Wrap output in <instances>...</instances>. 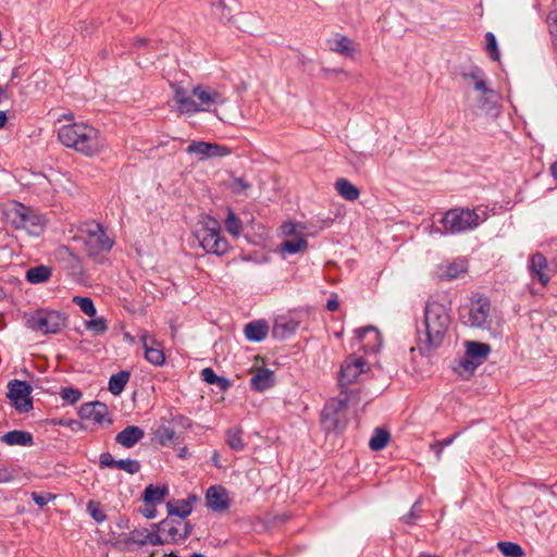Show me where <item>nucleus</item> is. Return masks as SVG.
Segmentation results:
<instances>
[{
    "instance_id": "obj_1",
    "label": "nucleus",
    "mask_w": 557,
    "mask_h": 557,
    "mask_svg": "<svg viewBox=\"0 0 557 557\" xmlns=\"http://www.w3.org/2000/svg\"><path fill=\"white\" fill-rule=\"evenodd\" d=\"M451 323L450 307L445 299L430 297L425 304L423 320L417 326L420 349L432 350L440 347Z\"/></svg>"
},
{
    "instance_id": "obj_2",
    "label": "nucleus",
    "mask_w": 557,
    "mask_h": 557,
    "mask_svg": "<svg viewBox=\"0 0 557 557\" xmlns=\"http://www.w3.org/2000/svg\"><path fill=\"white\" fill-rule=\"evenodd\" d=\"M59 140L67 148L91 157L104 148V140L100 132L85 123L63 125L58 131Z\"/></svg>"
},
{
    "instance_id": "obj_3",
    "label": "nucleus",
    "mask_w": 557,
    "mask_h": 557,
    "mask_svg": "<svg viewBox=\"0 0 557 557\" xmlns=\"http://www.w3.org/2000/svg\"><path fill=\"white\" fill-rule=\"evenodd\" d=\"M488 219L486 207L453 208L446 211L441 220L443 231L448 234H460L475 230Z\"/></svg>"
},
{
    "instance_id": "obj_4",
    "label": "nucleus",
    "mask_w": 557,
    "mask_h": 557,
    "mask_svg": "<svg viewBox=\"0 0 557 557\" xmlns=\"http://www.w3.org/2000/svg\"><path fill=\"white\" fill-rule=\"evenodd\" d=\"M4 214L16 228L25 230L30 235H39L46 225L45 215L21 202H13Z\"/></svg>"
},
{
    "instance_id": "obj_5",
    "label": "nucleus",
    "mask_w": 557,
    "mask_h": 557,
    "mask_svg": "<svg viewBox=\"0 0 557 557\" xmlns=\"http://www.w3.org/2000/svg\"><path fill=\"white\" fill-rule=\"evenodd\" d=\"M28 329L41 334H57L66 325V315L57 310L38 309L25 315Z\"/></svg>"
},
{
    "instance_id": "obj_6",
    "label": "nucleus",
    "mask_w": 557,
    "mask_h": 557,
    "mask_svg": "<svg viewBox=\"0 0 557 557\" xmlns=\"http://www.w3.org/2000/svg\"><path fill=\"white\" fill-rule=\"evenodd\" d=\"M348 397L333 398L323 408L321 423L326 432L337 431L345 425V411L347 409Z\"/></svg>"
},
{
    "instance_id": "obj_7",
    "label": "nucleus",
    "mask_w": 557,
    "mask_h": 557,
    "mask_svg": "<svg viewBox=\"0 0 557 557\" xmlns=\"http://www.w3.org/2000/svg\"><path fill=\"white\" fill-rule=\"evenodd\" d=\"M71 239L82 242L83 244H114V239L111 238L104 227L96 221L81 223Z\"/></svg>"
},
{
    "instance_id": "obj_8",
    "label": "nucleus",
    "mask_w": 557,
    "mask_h": 557,
    "mask_svg": "<svg viewBox=\"0 0 557 557\" xmlns=\"http://www.w3.org/2000/svg\"><path fill=\"white\" fill-rule=\"evenodd\" d=\"M369 363L360 356H349L342 363L339 385L342 387L358 382L369 371Z\"/></svg>"
},
{
    "instance_id": "obj_9",
    "label": "nucleus",
    "mask_w": 557,
    "mask_h": 557,
    "mask_svg": "<svg viewBox=\"0 0 557 557\" xmlns=\"http://www.w3.org/2000/svg\"><path fill=\"white\" fill-rule=\"evenodd\" d=\"M32 391V386L24 381L13 380L8 384V397L18 412H28L33 408Z\"/></svg>"
},
{
    "instance_id": "obj_10",
    "label": "nucleus",
    "mask_w": 557,
    "mask_h": 557,
    "mask_svg": "<svg viewBox=\"0 0 557 557\" xmlns=\"http://www.w3.org/2000/svg\"><path fill=\"white\" fill-rule=\"evenodd\" d=\"M159 531L165 536L164 540L168 543H181L188 537L191 529L185 520L166 518L159 523Z\"/></svg>"
},
{
    "instance_id": "obj_11",
    "label": "nucleus",
    "mask_w": 557,
    "mask_h": 557,
    "mask_svg": "<svg viewBox=\"0 0 557 557\" xmlns=\"http://www.w3.org/2000/svg\"><path fill=\"white\" fill-rule=\"evenodd\" d=\"M139 341L145 349V359L152 366L160 367L165 362V355L161 343L154 334L141 330L138 334Z\"/></svg>"
},
{
    "instance_id": "obj_12",
    "label": "nucleus",
    "mask_w": 557,
    "mask_h": 557,
    "mask_svg": "<svg viewBox=\"0 0 557 557\" xmlns=\"http://www.w3.org/2000/svg\"><path fill=\"white\" fill-rule=\"evenodd\" d=\"M191 96L197 99L200 111H208L212 106L222 104L225 98L218 89L206 86L197 85L191 89Z\"/></svg>"
},
{
    "instance_id": "obj_13",
    "label": "nucleus",
    "mask_w": 557,
    "mask_h": 557,
    "mask_svg": "<svg viewBox=\"0 0 557 557\" xmlns=\"http://www.w3.org/2000/svg\"><path fill=\"white\" fill-rule=\"evenodd\" d=\"M491 304L487 298L478 297L471 300L467 323L473 327H483L490 317Z\"/></svg>"
},
{
    "instance_id": "obj_14",
    "label": "nucleus",
    "mask_w": 557,
    "mask_h": 557,
    "mask_svg": "<svg viewBox=\"0 0 557 557\" xmlns=\"http://www.w3.org/2000/svg\"><path fill=\"white\" fill-rule=\"evenodd\" d=\"M187 153H195L200 160H206L215 157L227 156L231 150L219 144H211L206 141H193L187 148Z\"/></svg>"
},
{
    "instance_id": "obj_15",
    "label": "nucleus",
    "mask_w": 557,
    "mask_h": 557,
    "mask_svg": "<svg viewBox=\"0 0 557 557\" xmlns=\"http://www.w3.org/2000/svg\"><path fill=\"white\" fill-rule=\"evenodd\" d=\"M109 410L107 405L100 401L84 404L79 409V417L83 420L102 425L103 423H111L109 419Z\"/></svg>"
},
{
    "instance_id": "obj_16",
    "label": "nucleus",
    "mask_w": 557,
    "mask_h": 557,
    "mask_svg": "<svg viewBox=\"0 0 557 557\" xmlns=\"http://www.w3.org/2000/svg\"><path fill=\"white\" fill-rule=\"evenodd\" d=\"M357 341L366 352H374L382 345L380 332L373 326H367L356 331Z\"/></svg>"
},
{
    "instance_id": "obj_17",
    "label": "nucleus",
    "mask_w": 557,
    "mask_h": 557,
    "mask_svg": "<svg viewBox=\"0 0 557 557\" xmlns=\"http://www.w3.org/2000/svg\"><path fill=\"white\" fill-rule=\"evenodd\" d=\"M530 275L533 280H537L542 286H546L550 280L548 273V264L546 258L542 253L531 256L528 264Z\"/></svg>"
},
{
    "instance_id": "obj_18",
    "label": "nucleus",
    "mask_w": 557,
    "mask_h": 557,
    "mask_svg": "<svg viewBox=\"0 0 557 557\" xmlns=\"http://www.w3.org/2000/svg\"><path fill=\"white\" fill-rule=\"evenodd\" d=\"M199 244L211 243L220 244L223 237L221 236L220 223L213 218H207L201 226V230L197 231Z\"/></svg>"
},
{
    "instance_id": "obj_19",
    "label": "nucleus",
    "mask_w": 557,
    "mask_h": 557,
    "mask_svg": "<svg viewBox=\"0 0 557 557\" xmlns=\"http://www.w3.org/2000/svg\"><path fill=\"white\" fill-rule=\"evenodd\" d=\"M207 505L213 511H224L228 508V495L223 486L209 487L206 494Z\"/></svg>"
},
{
    "instance_id": "obj_20",
    "label": "nucleus",
    "mask_w": 557,
    "mask_h": 557,
    "mask_svg": "<svg viewBox=\"0 0 557 557\" xmlns=\"http://www.w3.org/2000/svg\"><path fill=\"white\" fill-rule=\"evenodd\" d=\"M172 87L174 89V99L181 113L193 114L200 112L198 103L189 96L185 88L178 85H173Z\"/></svg>"
},
{
    "instance_id": "obj_21",
    "label": "nucleus",
    "mask_w": 557,
    "mask_h": 557,
    "mask_svg": "<svg viewBox=\"0 0 557 557\" xmlns=\"http://www.w3.org/2000/svg\"><path fill=\"white\" fill-rule=\"evenodd\" d=\"M145 436L143 429L136 425H128L119 432L115 442L125 448L134 447Z\"/></svg>"
},
{
    "instance_id": "obj_22",
    "label": "nucleus",
    "mask_w": 557,
    "mask_h": 557,
    "mask_svg": "<svg viewBox=\"0 0 557 557\" xmlns=\"http://www.w3.org/2000/svg\"><path fill=\"white\" fill-rule=\"evenodd\" d=\"M463 78L473 84L476 91L484 96H495V91L487 86L484 72L478 67H472L469 72L463 73Z\"/></svg>"
},
{
    "instance_id": "obj_23",
    "label": "nucleus",
    "mask_w": 557,
    "mask_h": 557,
    "mask_svg": "<svg viewBox=\"0 0 557 557\" xmlns=\"http://www.w3.org/2000/svg\"><path fill=\"white\" fill-rule=\"evenodd\" d=\"M251 387L257 392H264L274 385V373L265 368H258L250 379Z\"/></svg>"
},
{
    "instance_id": "obj_24",
    "label": "nucleus",
    "mask_w": 557,
    "mask_h": 557,
    "mask_svg": "<svg viewBox=\"0 0 557 557\" xmlns=\"http://www.w3.org/2000/svg\"><path fill=\"white\" fill-rule=\"evenodd\" d=\"M306 227L300 223L286 222L280 227L284 237H294V240H284L282 244H306Z\"/></svg>"
},
{
    "instance_id": "obj_25",
    "label": "nucleus",
    "mask_w": 557,
    "mask_h": 557,
    "mask_svg": "<svg viewBox=\"0 0 557 557\" xmlns=\"http://www.w3.org/2000/svg\"><path fill=\"white\" fill-rule=\"evenodd\" d=\"M327 44L331 51L347 58H354V42L348 37L336 34L333 38L329 39Z\"/></svg>"
},
{
    "instance_id": "obj_26",
    "label": "nucleus",
    "mask_w": 557,
    "mask_h": 557,
    "mask_svg": "<svg viewBox=\"0 0 557 557\" xmlns=\"http://www.w3.org/2000/svg\"><path fill=\"white\" fill-rule=\"evenodd\" d=\"M491 352V346L481 342L468 341L466 342V355L468 358L473 359L479 364H482Z\"/></svg>"
},
{
    "instance_id": "obj_27",
    "label": "nucleus",
    "mask_w": 557,
    "mask_h": 557,
    "mask_svg": "<svg viewBox=\"0 0 557 557\" xmlns=\"http://www.w3.org/2000/svg\"><path fill=\"white\" fill-rule=\"evenodd\" d=\"M1 441L10 446H32L34 443L33 435L26 431H10L2 435Z\"/></svg>"
},
{
    "instance_id": "obj_28",
    "label": "nucleus",
    "mask_w": 557,
    "mask_h": 557,
    "mask_svg": "<svg viewBox=\"0 0 557 557\" xmlns=\"http://www.w3.org/2000/svg\"><path fill=\"white\" fill-rule=\"evenodd\" d=\"M52 275V269L48 265H37L26 271L25 278L30 284H41L48 282Z\"/></svg>"
},
{
    "instance_id": "obj_29",
    "label": "nucleus",
    "mask_w": 557,
    "mask_h": 557,
    "mask_svg": "<svg viewBox=\"0 0 557 557\" xmlns=\"http://www.w3.org/2000/svg\"><path fill=\"white\" fill-rule=\"evenodd\" d=\"M441 270L442 271L437 273L441 280H454L467 272V262L465 260H456L445 267L442 265Z\"/></svg>"
},
{
    "instance_id": "obj_30",
    "label": "nucleus",
    "mask_w": 557,
    "mask_h": 557,
    "mask_svg": "<svg viewBox=\"0 0 557 557\" xmlns=\"http://www.w3.org/2000/svg\"><path fill=\"white\" fill-rule=\"evenodd\" d=\"M269 332V327L263 321L250 322L245 326V336L252 342L263 341Z\"/></svg>"
},
{
    "instance_id": "obj_31",
    "label": "nucleus",
    "mask_w": 557,
    "mask_h": 557,
    "mask_svg": "<svg viewBox=\"0 0 557 557\" xmlns=\"http://www.w3.org/2000/svg\"><path fill=\"white\" fill-rule=\"evenodd\" d=\"M335 189L342 198L348 201H355L360 196V190L347 178H338L335 182Z\"/></svg>"
},
{
    "instance_id": "obj_32",
    "label": "nucleus",
    "mask_w": 557,
    "mask_h": 557,
    "mask_svg": "<svg viewBox=\"0 0 557 557\" xmlns=\"http://www.w3.org/2000/svg\"><path fill=\"white\" fill-rule=\"evenodd\" d=\"M169 516L184 520L191 512V505L187 499L170 500L166 504Z\"/></svg>"
},
{
    "instance_id": "obj_33",
    "label": "nucleus",
    "mask_w": 557,
    "mask_h": 557,
    "mask_svg": "<svg viewBox=\"0 0 557 557\" xmlns=\"http://www.w3.org/2000/svg\"><path fill=\"white\" fill-rule=\"evenodd\" d=\"M169 491L166 486L148 485L143 494L145 503L162 504L168 495Z\"/></svg>"
},
{
    "instance_id": "obj_34",
    "label": "nucleus",
    "mask_w": 557,
    "mask_h": 557,
    "mask_svg": "<svg viewBox=\"0 0 557 557\" xmlns=\"http://www.w3.org/2000/svg\"><path fill=\"white\" fill-rule=\"evenodd\" d=\"M225 442L228 447L235 451H242L245 448L243 440V430L240 428H231L225 432Z\"/></svg>"
},
{
    "instance_id": "obj_35",
    "label": "nucleus",
    "mask_w": 557,
    "mask_h": 557,
    "mask_svg": "<svg viewBox=\"0 0 557 557\" xmlns=\"http://www.w3.org/2000/svg\"><path fill=\"white\" fill-rule=\"evenodd\" d=\"M128 380L129 373L126 371H121L116 374H113L109 380V391L113 395H120L123 392Z\"/></svg>"
},
{
    "instance_id": "obj_36",
    "label": "nucleus",
    "mask_w": 557,
    "mask_h": 557,
    "mask_svg": "<svg viewBox=\"0 0 557 557\" xmlns=\"http://www.w3.org/2000/svg\"><path fill=\"white\" fill-rule=\"evenodd\" d=\"M389 442V433L384 429H375L372 437L369 442V447L374 450L379 451L382 450Z\"/></svg>"
},
{
    "instance_id": "obj_37",
    "label": "nucleus",
    "mask_w": 557,
    "mask_h": 557,
    "mask_svg": "<svg viewBox=\"0 0 557 557\" xmlns=\"http://www.w3.org/2000/svg\"><path fill=\"white\" fill-rule=\"evenodd\" d=\"M201 377L208 384H216L221 391H226L231 385L227 379L216 375L211 368H205Z\"/></svg>"
},
{
    "instance_id": "obj_38",
    "label": "nucleus",
    "mask_w": 557,
    "mask_h": 557,
    "mask_svg": "<svg viewBox=\"0 0 557 557\" xmlns=\"http://www.w3.org/2000/svg\"><path fill=\"white\" fill-rule=\"evenodd\" d=\"M225 228L232 234L235 238H237L242 233V222L235 215L231 208L227 209V216L225 220Z\"/></svg>"
},
{
    "instance_id": "obj_39",
    "label": "nucleus",
    "mask_w": 557,
    "mask_h": 557,
    "mask_svg": "<svg viewBox=\"0 0 557 557\" xmlns=\"http://www.w3.org/2000/svg\"><path fill=\"white\" fill-rule=\"evenodd\" d=\"M498 549L506 557H523L524 552L519 544L512 542H498Z\"/></svg>"
},
{
    "instance_id": "obj_40",
    "label": "nucleus",
    "mask_w": 557,
    "mask_h": 557,
    "mask_svg": "<svg viewBox=\"0 0 557 557\" xmlns=\"http://www.w3.org/2000/svg\"><path fill=\"white\" fill-rule=\"evenodd\" d=\"M73 302L75 305H77L86 315H88V317L96 315V312H97L96 307L89 297L75 296V297H73Z\"/></svg>"
},
{
    "instance_id": "obj_41",
    "label": "nucleus",
    "mask_w": 557,
    "mask_h": 557,
    "mask_svg": "<svg viewBox=\"0 0 557 557\" xmlns=\"http://www.w3.org/2000/svg\"><path fill=\"white\" fill-rule=\"evenodd\" d=\"M140 462L135 459H120L116 463V469L123 470L128 474H136L140 471Z\"/></svg>"
},
{
    "instance_id": "obj_42",
    "label": "nucleus",
    "mask_w": 557,
    "mask_h": 557,
    "mask_svg": "<svg viewBox=\"0 0 557 557\" xmlns=\"http://www.w3.org/2000/svg\"><path fill=\"white\" fill-rule=\"evenodd\" d=\"M60 396L64 401L74 405L82 398V392L74 387H63Z\"/></svg>"
},
{
    "instance_id": "obj_43",
    "label": "nucleus",
    "mask_w": 557,
    "mask_h": 557,
    "mask_svg": "<svg viewBox=\"0 0 557 557\" xmlns=\"http://www.w3.org/2000/svg\"><path fill=\"white\" fill-rule=\"evenodd\" d=\"M485 40H486V51L488 52L490 57L494 61L499 60V51L497 48V41H496V37L494 36V34L491 32L486 33Z\"/></svg>"
},
{
    "instance_id": "obj_44",
    "label": "nucleus",
    "mask_w": 557,
    "mask_h": 557,
    "mask_svg": "<svg viewBox=\"0 0 557 557\" xmlns=\"http://www.w3.org/2000/svg\"><path fill=\"white\" fill-rule=\"evenodd\" d=\"M86 327L96 334H103L108 330V324L104 318H96L88 321Z\"/></svg>"
},
{
    "instance_id": "obj_45",
    "label": "nucleus",
    "mask_w": 557,
    "mask_h": 557,
    "mask_svg": "<svg viewBox=\"0 0 557 557\" xmlns=\"http://www.w3.org/2000/svg\"><path fill=\"white\" fill-rule=\"evenodd\" d=\"M87 511L94 518V520L97 522H102L107 518L104 512L101 510L99 504H97L96 502H92V500L88 502Z\"/></svg>"
},
{
    "instance_id": "obj_46",
    "label": "nucleus",
    "mask_w": 557,
    "mask_h": 557,
    "mask_svg": "<svg viewBox=\"0 0 557 557\" xmlns=\"http://www.w3.org/2000/svg\"><path fill=\"white\" fill-rule=\"evenodd\" d=\"M306 247L307 246H277L274 252L277 253L281 258L285 259L289 255H295L302 251V249Z\"/></svg>"
},
{
    "instance_id": "obj_47",
    "label": "nucleus",
    "mask_w": 557,
    "mask_h": 557,
    "mask_svg": "<svg viewBox=\"0 0 557 557\" xmlns=\"http://www.w3.org/2000/svg\"><path fill=\"white\" fill-rule=\"evenodd\" d=\"M480 364L474 361L473 359L471 358H468L467 355L465 356V358L459 362V372L460 373H468V374H472L474 372V370L479 367Z\"/></svg>"
},
{
    "instance_id": "obj_48",
    "label": "nucleus",
    "mask_w": 557,
    "mask_h": 557,
    "mask_svg": "<svg viewBox=\"0 0 557 557\" xmlns=\"http://www.w3.org/2000/svg\"><path fill=\"white\" fill-rule=\"evenodd\" d=\"M159 528V524L157 525ZM165 536L158 530V532H150L146 535V540L143 543H148L151 545H163L168 543L164 540Z\"/></svg>"
},
{
    "instance_id": "obj_49",
    "label": "nucleus",
    "mask_w": 557,
    "mask_h": 557,
    "mask_svg": "<svg viewBox=\"0 0 557 557\" xmlns=\"http://www.w3.org/2000/svg\"><path fill=\"white\" fill-rule=\"evenodd\" d=\"M548 32L552 37V44L554 48L557 50V17L553 15H548Z\"/></svg>"
},
{
    "instance_id": "obj_50",
    "label": "nucleus",
    "mask_w": 557,
    "mask_h": 557,
    "mask_svg": "<svg viewBox=\"0 0 557 557\" xmlns=\"http://www.w3.org/2000/svg\"><path fill=\"white\" fill-rule=\"evenodd\" d=\"M174 435H175V432L172 429H169V428L160 429L159 433H158L160 444L163 446L169 445L172 442Z\"/></svg>"
},
{
    "instance_id": "obj_51",
    "label": "nucleus",
    "mask_w": 557,
    "mask_h": 557,
    "mask_svg": "<svg viewBox=\"0 0 557 557\" xmlns=\"http://www.w3.org/2000/svg\"><path fill=\"white\" fill-rule=\"evenodd\" d=\"M99 462L101 468H116L117 460H115L111 454L104 453L100 455Z\"/></svg>"
},
{
    "instance_id": "obj_52",
    "label": "nucleus",
    "mask_w": 557,
    "mask_h": 557,
    "mask_svg": "<svg viewBox=\"0 0 557 557\" xmlns=\"http://www.w3.org/2000/svg\"><path fill=\"white\" fill-rule=\"evenodd\" d=\"M32 498L39 507H44L53 498V496L51 494L33 493Z\"/></svg>"
},
{
    "instance_id": "obj_53",
    "label": "nucleus",
    "mask_w": 557,
    "mask_h": 557,
    "mask_svg": "<svg viewBox=\"0 0 557 557\" xmlns=\"http://www.w3.org/2000/svg\"><path fill=\"white\" fill-rule=\"evenodd\" d=\"M156 504L145 503V507L140 509L141 515L147 519H153L157 516Z\"/></svg>"
},
{
    "instance_id": "obj_54",
    "label": "nucleus",
    "mask_w": 557,
    "mask_h": 557,
    "mask_svg": "<svg viewBox=\"0 0 557 557\" xmlns=\"http://www.w3.org/2000/svg\"><path fill=\"white\" fill-rule=\"evenodd\" d=\"M250 184H248L244 178L237 177L233 181V190L236 194H240L242 191L248 189Z\"/></svg>"
},
{
    "instance_id": "obj_55",
    "label": "nucleus",
    "mask_w": 557,
    "mask_h": 557,
    "mask_svg": "<svg viewBox=\"0 0 557 557\" xmlns=\"http://www.w3.org/2000/svg\"><path fill=\"white\" fill-rule=\"evenodd\" d=\"M419 505V502H416L410 510L409 513L405 515L401 520L407 523V524H413L416 519L418 518L414 509L417 508V506Z\"/></svg>"
},
{
    "instance_id": "obj_56",
    "label": "nucleus",
    "mask_w": 557,
    "mask_h": 557,
    "mask_svg": "<svg viewBox=\"0 0 557 557\" xmlns=\"http://www.w3.org/2000/svg\"><path fill=\"white\" fill-rule=\"evenodd\" d=\"M205 253H215L218 256H222L226 253L227 247L222 246V249H218L220 246H201Z\"/></svg>"
},
{
    "instance_id": "obj_57",
    "label": "nucleus",
    "mask_w": 557,
    "mask_h": 557,
    "mask_svg": "<svg viewBox=\"0 0 557 557\" xmlns=\"http://www.w3.org/2000/svg\"><path fill=\"white\" fill-rule=\"evenodd\" d=\"M339 307L337 296L333 294L326 302V308L330 311H336Z\"/></svg>"
},
{
    "instance_id": "obj_58",
    "label": "nucleus",
    "mask_w": 557,
    "mask_h": 557,
    "mask_svg": "<svg viewBox=\"0 0 557 557\" xmlns=\"http://www.w3.org/2000/svg\"><path fill=\"white\" fill-rule=\"evenodd\" d=\"M430 448L434 451L436 459L441 460L444 447L440 444V442L431 444Z\"/></svg>"
},
{
    "instance_id": "obj_59",
    "label": "nucleus",
    "mask_w": 557,
    "mask_h": 557,
    "mask_svg": "<svg viewBox=\"0 0 557 557\" xmlns=\"http://www.w3.org/2000/svg\"><path fill=\"white\" fill-rule=\"evenodd\" d=\"M456 438V435H453L451 437H448V438H445L443 441L440 442V444L443 446V447H446L448 445H450Z\"/></svg>"
},
{
    "instance_id": "obj_60",
    "label": "nucleus",
    "mask_w": 557,
    "mask_h": 557,
    "mask_svg": "<svg viewBox=\"0 0 557 557\" xmlns=\"http://www.w3.org/2000/svg\"><path fill=\"white\" fill-rule=\"evenodd\" d=\"M148 40L146 38H136L134 45L136 47H144L146 46Z\"/></svg>"
},
{
    "instance_id": "obj_61",
    "label": "nucleus",
    "mask_w": 557,
    "mask_h": 557,
    "mask_svg": "<svg viewBox=\"0 0 557 557\" xmlns=\"http://www.w3.org/2000/svg\"><path fill=\"white\" fill-rule=\"evenodd\" d=\"M550 174L557 181V161L550 165Z\"/></svg>"
},
{
    "instance_id": "obj_62",
    "label": "nucleus",
    "mask_w": 557,
    "mask_h": 557,
    "mask_svg": "<svg viewBox=\"0 0 557 557\" xmlns=\"http://www.w3.org/2000/svg\"><path fill=\"white\" fill-rule=\"evenodd\" d=\"M7 123V114L3 111H0V129L4 127Z\"/></svg>"
},
{
    "instance_id": "obj_63",
    "label": "nucleus",
    "mask_w": 557,
    "mask_h": 557,
    "mask_svg": "<svg viewBox=\"0 0 557 557\" xmlns=\"http://www.w3.org/2000/svg\"><path fill=\"white\" fill-rule=\"evenodd\" d=\"M219 460H220V456H219L218 451H214L212 455V462L218 468L221 467Z\"/></svg>"
},
{
    "instance_id": "obj_64",
    "label": "nucleus",
    "mask_w": 557,
    "mask_h": 557,
    "mask_svg": "<svg viewBox=\"0 0 557 557\" xmlns=\"http://www.w3.org/2000/svg\"><path fill=\"white\" fill-rule=\"evenodd\" d=\"M244 260H255L256 262H262V261H265L267 258L264 256H262L261 258H257V257H245Z\"/></svg>"
}]
</instances>
